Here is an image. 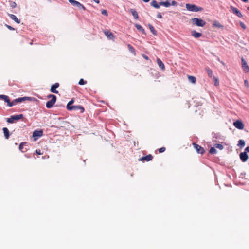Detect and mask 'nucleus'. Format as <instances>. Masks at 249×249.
<instances>
[{"instance_id":"29","label":"nucleus","mask_w":249,"mask_h":249,"mask_svg":"<svg viewBox=\"0 0 249 249\" xmlns=\"http://www.w3.org/2000/svg\"><path fill=\"white\" fill-rule=\"evenodd\" d=\"M245 145V142L243 140H239L238 142V146L243 147Z\"/></svg>"},{"instance_id":"21","label":"nucleus","mask_w":249,"mask_h":249,"mask_svg":"<svg viewBox=\"0 0 249 249\" xmlns=\"http://www.w3.org/2000/svg\"><path fill=\"white\" fill-rule=\"evenodd\" d=\"M129 11L131 13L132 15H133V16L135 19H138L139 16H138L137 12L135 10H134L133 9H130L129 10Z\"/></svg>"},{"instance_id":"53","label":"nucleus","mask_w":249,"mask_h":249,"mask_svg":"<svg viewBox=\"0 0 249 249\" xmlns=\"http://www.w3.org/2000/svg\"><path fill=\"white\" fill-rule=\"evenodd\" d=\"M247 9H248V10H249V7H248L247 8Z\"/></svg>"},{"instance_id":"17","label":"nucleus","mask_w":249,"mask_h":249,"mask_svg":"<svg viewBox=\"0 0 249 249\" xmlns=\"http://www.w3.org/2000/svg\"><path fill=\"white\" fill-rule=\"evenodd\" d=\"M74 102V100L72 99L69 102L67 105V108L68 110H72V108H75V106L71 105Z\"/></svg>"},{"instance_id":"36","label":"nucleus","mask_w":249,"mask_h":249,"mask_svg":"<svg viewBox=\"0 0 249 249\" xmlns=\"http://www.w3.org/2000/svg\"><path fill=\"white\" fill-rule=\"evenodd\" d=\"M101 13L106 16H107V12L106 10L103 9L101 11Z\"/></svg>"},{"instance_id":"4","label":"nucleus","mask_w":249,"mask_h":249,"mask_svg":"<svg viewBox=\"0 0 249 249\" xmlns=\"http://www.w3.org/2000/svg\"><path fill=\"white\" fill-rule=\"evenodd\" d=\"M186 8L190 11L198 12L202 11L203 8L200 7H197L194 4H186Z\"/></svg>"},{"instance_id":"43","label":"nucleus","mask_w":249,"mask_h":249,"mask_svg":"<svg viewBox=\"0 0 249 249\" xmlns=\"http://www.w3.org/2000/svg\"><path fill=\"white\" fill-rule=\"evenodd\" d=\"M157 17L158 18H162V15L160 13H158L157 15Z\"/></svg>"},{"instance_id":"38","label":"nucleus","mask_w":249,"mask_h":249,"mask_svg":"<svg viewBox=\"0 0 249 249\" xmlns=\"http://www.w3.org/2000/svg\"><path fill=\"white\" fill-rule=\"evenodd\" d=\"M244 84H245V86L247 88H248L249 87V83H248V82L247 80H244Z\"/></svg>"},{"instance_id":"20","label":"nucleus","mask_w":249,"mask_h":249,"mask_svg":"<svg viewBox=\"0 0 249 249\" xmlns=\"http://www.w3.org/2000/svg\"><path fill=\"white\" fill-rule=\"evenodd\" d=\"M2 130L3 131V133H4L5 138L6 139H8L10 136L9 131L8 128L6 127H3Z\"/></svg>"},{"instance_id":"5","label":"nucleus","mask_w":249,"mask_h":249,"mask_svg":"<svg viewBox=\"0 0 249 249\" xmlns=\"http://www.w3.org/2000/svg\"><path fill=\"white\" fill-rule=\"evenodd\" d=\"M23 114L12 115L10 118H7L6 121L8 123H13L15 121H18L23 118Z\"/></svg>"},{"instance_id":"11","label":"nucleus","mask_w":249,"mask_h":249,"mask_svg":"<svg viewBox=\"0 0 249 249\" xmlns=\"http://www.w3.org/2000/svg\"><path fill=\"white\" fill-rule=\"evenodd\" d=\"M230 8H231V10L232 11V12L234 14H235L236 16H237L238 17H239V18L243 17L242 14H241L240 11L239 10H238V9L237 8L234 7L232 6H231Z\"/></svg>"},{"instance_id":"8","label":"nucleus","mask_w":249,"mask_h":249,"mask_svg":"<svg viewBox=\"0 0 249 249\" xmlns=\"http://www.w3.org/2000/svg\"><path fill=\"white\" fill-rule=\"evenodd\" d=\"M233 125L238 129H243L244 125L241 120H236L233 123Z\"/></svg>"},{"instance_id":"10","label":"nucleus","mask_w":249,"mask_h":249,"mask_svg":"<svg viewBox=\"0 0 249 249\" xmlns=\"http://www.w3.org/2000/svg\"><path fill=\"white\" fill-rule=\"evenodd\" d=\"M43 135V131L42 130H35L33 133V137L35 141H36L38 137L42 136Z\"/></svg>"},{"instance_id":"7","label":"nucleus","mask_w":249,"mask_h":249,"mask_svg":"<svg viewBox=\"0 0 249 249\" xmlns=\"http://www.w3.org/2000/svg\"><path fill=\"white\" fill-rule=\"evenodd\" d=\"M241 62L242 68L243 69V71L246 73H248L249 72V67L246 60L243 57L241 58Z\"/></svg>"},{"instance_id":"12","label":"nucleus","mask_w":249,"mask_h":249,"mask_svg":"<svg viewBox=\"0 0 249 249\" xmlns=\"http://www.w3.org/2000/svg\"><path fill=\"white\" fill-rule=\"evenodd\" d=\"M59 87V83H55L53 85H52L50 91L52 93L58 94V91L56 89V88H58Z\"/></svg>"},{"instance_id":"16","label":"nucleus","mask_w":249,"mask_h":249,"mask_svg":"<svg viewBox=\"0 0 249 249\" xmlns=\"http://www.w3.org/2000/svg\"><path fill=\"white\" fill-rule=\"evenodd\" d=\"M27 144L26 142H22L19 144V149L20 151H21L22 152H25L27 151V148H24V146L26 145Z\"/></svg>"},{"instance_id":"14","label":"nucleus","mask_w":249,"mask_h":249,"mask_svg":"<svg viewBox=\"0 0 249 249\" xmlns=\"http://www.w3.org/2000/svg\"><path fill=\"white\" fill-rule=\"evenodd\" d=\"M240 158L243 162H246L248 159V155L246 152H241L240 154Z\"/></svg>"},{"instance_id":"40","label":"nucleus","mask_w":249,"mask_h":249,"mask_svg":"<svg viewBox=\"0 0 249 249\" xmlns=\"http://www.w3.org/2000/svg\"><path fill=\"white\" fill-rule=\"evenodd\" d=\"M17 4L15 2H12L11 4V7L12 8H15Z\"/></svg>"},{"instance_id":"9","label":"nucleus","mask_w":249,"mask_h":249,"mask_svg":"<svg viewBox=\"0 0 249 249\" xmlns=\"http://www.w3.org/2000/svg\"><path fill=\"white\" fill-rule=\"evenodd\" d=\"M193 145L198 153L203 154L205 152L204 149L201 146L196 143H193Z\"/></svg>"},{"instance_id":"34","label":"nucleus","mask_w":249,"mask_h":249,"mask_svg":"<svg viewBox=\"0 0 249 249\" xmlns=\"http://www.w3.org/2000/svg\"><path fill=\"white\" fill-rule=\"evenodd\" d=\"M86 83H87V81H84L83 79H81L79 80L78 84L80 85H83L86 84Z\"/></svg>"},{"instance_id":"2","label":"nucleus","mask_w":249,"mask_h":249,"mask_svg":"<svg viewBox=\"0 0 249 249\" xmlns=\"http://www.w3.org/2000/svg\"><path fill=\"white\" fill-rule=\"evenodd\" d=\"M48 98H51V100L47 102L46 106L48 108H50L53 107L56 101V97L55 95L53 94H49L47 96Z\"/></svg>"},{"instance_id":"49","label":"nucleus","mask_w":249,"mask_h":249,"mask_svg":"<svg viewBox=\"0 0 249 249\" xmlns=\"http://www.w3.org/2000/svg\"><path fill=\"white\" fill-rule=\"evenodd\" d=\"M142 0L145 2H148L150 1V0Z\"/></svg>"},{"instance_id":"50","label":"nucleus","mask_w":249,"mask_h":249,"mask_svg":"<svg viewBox=\"0 0 249 249\" xmlns=\"http://www.w3.org/2000/svg\"><path fill=\"white\" fill-rule=\"evenodd\" d=\"M241 0L244 2H247L248 1V0Z\"/></svg>"},{"instance_id":"22","label":"nucleus","mask_w":249,"mask_h":249,"mask_svg":"<svg viewBox=\"0 0 249 249\" xmlns=\"http://www.w3.org/2000/svg\"><path fill=\"white\" fill-rule=\"evenodd\" d=\"M150 5L151 6L154 7L156 9L159 8L160 6V3L158 4L157 2L155 0H153L152 1H151V2L150 3Z\"/></svg>"},{"instance_id":"15","label":"nucleus","mask_w":249,"mask_h":249,"mask_svg":"<svg viewBox=\"0 0 249 249\" xmlns=\"http://www.w3.org/2000/svg\"><path fill=\"white\" fill-rule=\"evenodd\" d=\"M104 33L108 39H112L114 38V35L110 31L105 30H104Z\"/></svg>"},{"instance_id":"28","label":"nucleus","mask_w":249,"mask_h":249,"mask_svg":"<svg viewBox=\"0 0 249 249\" xmlns=\"http://www.w3.org/2000/svg\"><path fill=\"white\" fill-rule=\"evenodd\" d=\"M188 78L189 81L192 83L195 84L196 82V78L193 76L189 75Z\"/></svg>"},{"instance_id":"39","label":"nucleus","mask_w":249,"mask_h":249,"mask_svg":"<svg viewBox=\"0 0 249 249\" xmlns=\"http://www.w3.org/2000/svg\"><path fill=\"white\" fill-rule=\"evenodd\" d=\"M170 4H171V5L176 6L177 5V2L176 1L173 0L171 2V3H170Z\"/></svg>"},{"instance_id":"33","label":"nucleus","mask_w":249,"mask_h":249,"mask_svg":"<svg viewBox=\"0 0 249 249\" xmlns=\"http://www.w3.org/2000/svg\"><path fill=\"white\" fill-rule=\"evenodd\" d=\"M216 152V150L214 147H211L210 149L209 153L212 154H215Z\"/></svg>"},{"instance_id":"52","label":"nucleus","mask_w":249,"mask_h":249,"mask_svg":"<svg viewBox=\"0 0 249 249\" xmlns=\"http://www.w3.org/2000/svg\"><path fill=\"white\" fill-rule=\"evenodd\" d=\"M30 44L31 45H32V44H33V42H31L30 43Z\"/></svg>"},{"instance_id":"51","label":"nucleus","mask_w":249,"mask_h":249,"mask_svg":"<svg viewBox=\"0 0 249 249\" xmlns=\"http://www.w3.org/2000/svg\"><path fill=\"white\" fill-rule=\"evenodd\" d=\"M214 146H215V147H216V148H218V144H217V143H216V144H214Z\"/></svg>"},{"instance_id":"37","label":"nucleus","mask_w":249,"mask_h":249,"mask_svg":"<svg viewBox=\"0 0 249 249\" xmlns=\"http://www.w3.org/2000/svg\"><path fill=\"white\" fill-rule=\"evenodd\" d=\"M165 150V148L164 147H162L161 148H160V149H159V152L160 153H162L163 152H164Z\"/></svg>"},{"instance_id":"18","label":"nucleus","mask_w":249,"mask_h":249,"mask_svg":"<svg viewBox=\"0 0 249 249\" xmlns=\"http://www.w3.org/2000/svg\"><path fill=\"white\" fill-rule=\"evenodd\" d=\"M157 62L159 67L163 71H164L165 69V66L162 61L159 59L157 58Z\"/></svg>"},{"instance_id":"30","label":"nucleus","mask_w":249,"mask_h":249,"mask_svg":"<svg viewBox=\"0 0 249 249\" xmlns=\"http://www.w3.org/2000/svg\"><path fill=\"white\" fill-rule=\"evenodd\" d=\"M9 97L5 95H0V99L4 100L5 102L8 101Z\"/></svg>"},{"instance_id":"13","label":"nucleus","mask_w":249,"mask_h":249,"mask_svg":"<svg viewBox=\"0 0 249 249\" xmlns=\"http://www.w3.org/2000/svg\"><path fill=\"white\" fill-rule=\"evenodd\" d=\"M153 157L152 156V155L151 154H149L145 156L142 157L140 159V160L142 161H149L153 159Z\"/></svg>"},{"instance_id":"46","label":"nucleus","mask_w":249,"mask_h":249,"mask_svg":"<svg viewBox=\"0 0 249 249\" xmlns=\"http://www.w3.org/2000/svg\"><path fill=\"white\" fill-rule=\"evenodd\" d=\"M223 148V146L222 145L219 144V149L222 150Z\"/></svg>"},{"instance_id":"19","label":"nucleus","mask_w":249,"mask_h":249,"mask_svg":"<svg viewBox=\"0 0 249 249\" xmlns=\"http://www.w3.org/2000/svg\"><path fill=\"white\" fill-rule=\"evenodd\" d=\"M10 18L13 20H14L16 23L19 24L20 23V20L18 19L17 17L13 14H8Z\"/></svg>"},{"instance_id":"24","label":"nucleus","mask_w":249,"mask_h":249,"mask_svg":"<svg viewBox=\"0 0 249 249\" xmlns=\"http://www.w3.org/2000/svg\"><path fill=\"white\" fill-rule=\"evenodd\" d=\"M135 26L138 30L142 32L143 34H145V31L141 25L136 24Z\"/></svg>"},{"instance_id":"1","label":"nucleus","mask_w":249,"mask_h":249,"mask_svg":"<svg viewBox=\"0 0 249 249\" xmlns=\"http://www.w3.org/2000/svg\"><path fill=\"white\" fill-rule=\"evenodd\" d=\"M32 98L29 97H20L18 98H17L14 100L12 102L10 101L9 98H8V101L7 102V105L9 107H12L18 103H20L25 100H32Z\"/></svg>"},{"instance_id":"26","label":"nucleus","mask_w":249,"mask_h":249,"mask_svg":"<svg viewBox=\"0 0 249 249\" xmlns=\"http://www.w3.org/2000/svg\"><path fill=\"white\" fill-rule=\"evenodd\" d=\"M148 27H149V28L150 31L151 32V33L154 35H157V31H156V30L155 29L154 27L151 24H148Z\"/></svg>"},{"instance_id":"32","label":"nucleus","mask_w":249,"mask_h":249,"mask_svg":"<svg viewBox=\"0 0 249 249\" xmlns=\"http://www.w3.org/2000/svg\"><path fill=\"white\" fill-rule=\"evenodd\" d=\"M205 70L206 71L209 77H212L213 75V71L209 68H206Z\"/></svg>"},{"instance_id":"23","label":"nucleus","mask_w":249,"mask_h":249,"mask_svg":"<svg viewBox=\"0 0 249 249\" xmlns=\"http://www.w3.org/2000/svg\"><path fill=\"white\" fill-rule=\"evenodd\" d=\"M192 35L195 38H199L202 36V34L197 32L196 31H193L192 32Z\"/></svg>"},{"instance_id":"35","label":"nucleus","mask_w":249,"mask_h":249,"mask_svg":"<svg viewBox=\"0 0 249 249\" xmlns=\"http://www.w3.org/2000/svg\"><path fill=\"white\" fill-rule=\"evenodd\" d=\"M239 24L241 26V27L243 29H246V25L242 22H239Z\"/></svg>"},{"instance_id":"25","label":"nucleus","mask_w":249,"mask_h":249,"mask_svg":"<svg viewBox=\"0 0 249 249\" xmlns=\"http://www.w3.org/2000/svg\"><path fill=\"white\" fill-rule=\"evenodd\" d=\"M160 6H165L166 7H169L171 6V4L168 1H162V2H160Z\"/></svg>"},{"instance_id":"41","label":"nucleus","mask_w":249,"mask_h":249,"mask_svg":"<svg viewBox=\"0 0 249 249\" xmlns=\"http://www.w3.org/2000/svg\"><path fill=\"white\" fill-rule=\"evenodd\" d=\"M142 56L146 60H149V57L145 54H142Z\"/></svg>"},{"instance_id":"27","label":"nucleus","mask_w":249,"mask_h":249,"mask_svg":"<svg viewBox=\"0 0 249 249\" xmlns=\"http://www.w3.org/2000/svg\"><path fill=\"white\" fill-rule=\"evenodd\" d=\"M75 108H72V110H80L81 112H83L84 111V107L80 105L78 106H75Z\"/></svg>"},{"instance_id":"42","label":"nucleus","mask_w":249,"mask_h":249,"mask_svg":"<svg viewBox=\"0 0 249 249\" xmlns=\"http://www.w3.org/2000/svg\"><path fill=\"white\" fill-rule=\"evenodd\" d=\"M36 152L38 155H41V154H42V153L41 152L40 150H36Z\"/></svg>"},{"instance_id":"6","label":"nucleus","mask_w":249,"mask_h":249,"mask_svg":"<svg viewBox=\"0 0 249 249\" xmlns=\"http://www.w3.org/2000/svg\"><path fill=\"white\" fill-rule=\"evenodd\" d=\"M70 3H71L72 5L76 6L79 9H82L83 10H85L86 8L84 6L80 3L79 2L74 0H69Z\"/></svg>"},{"instance_id":"47","label":"nucleus","mask_w":249,"mask_h":249,"mask_svg":"<svg viewBox=\"0 0 249 249\" xmlns=\"http://www.w3.org/2000/svg\"><path fill=\"white\" fill-rule=\"evenodd\" d=\"M213 79H214V81H215V83H214V84H215V85H216H216H217V78H215V77H214V78H213Z\"/></svg>"},{"instance_id":"45","label":"nucleus","mask_w":249,"mask_h":249,"mask_svg":"<svg viewBox=\"0 0 249 249\" xmlns=\"http://www.w3.org/2000/svg\"><path fill=\"white\" fill-rule=\"evenodd\" d=\"M245 152H246V153H247V152H249V146H247L245 149Z\"/></svg>"},{"instance_id":"48","label":"nucleus","mask_w":249,"mask_h":249,"mask_svg":"<svg viewBox=\"0 0 249 249\" xmlns=\"http://www.w3.org/2000/svg\"><path fill=\"white\" fill-rule=\"evenodd\" d=\"M93 0L95 2H96V3H98V4L99 3V2H100L99 0Z\"/></svg>"},{"instance_id":"31","label":"nucleus","mask_w":249,"mask_h":249,"mask_svg":"<svg viewBox=\"0 0 249 249\" xmlns=\"http://www.w3.org/2000/svg\"><path fill=\"white\" fill-rule=\"evenodd\" d=\"M127 47L130 52H131L133 54H135L136 53L135 49L130 44H128Z\"/></svg>"},{"instance_id":"44","label":"nucleus","mask_w":249,"mask_h":249,"mask_svg":"<svg viewBox=\"0 0 249 249\" xmlns=\"http://www.w3.org/2000/svg\"><path fill=\"white\" fill-rule=\"evenodd\" d=\"M6 27L10 30H14V28H13L12 27L9 26V25H6Z\"/></svg>"},{"instance_id":"3","label":"nucleus","mask_w":249,"mask_h":249,"mask_svg":"<svg viewBox=\"0 0 249 249\" xmlns=\"http://www.w3.org/2000/svg\"><path fill=\"white\" fill-rule=\"evenodd\" d=\"M192 24L194 25L199 26V27H203L204 26L206 22L200 18H194L192 19Z\"/></svg>"}]
</instances>
